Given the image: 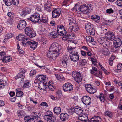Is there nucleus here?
<instances>
[{"label":"nucleus","mask_w":122,"mask_h":122,"mask_svg":"<svg viewBox=\"0 0 122 122\" xmlns=\"http://www.w3.org/2000/svg\"><path fill=\"white\" fill-rule=\"evenodd\" d=\"M11 58L9 56H5L3 60V62H6L10 61L11 60Z\"/></svg>","instance_id":"4c0bfd02"},{"label":"nucleus","mask_w":122,"mask_h":122,"mask_svg":"<svg viewBox=\"0 0 122 122\" xmlns=\"http://www.w3.org/2000/svg\"><path fill=\"white\" fill-rule=\"evenodd\" d=\"M6 55V54L5 52H0V60H2L3 61Z\"/></svg>","instance_id":"37998d69"},{"label":"nucleus","mask_w":122,"mask_h":122,"mask_svg":"<svg viewBox=\"0 0 122 122\" xmlns=\"http://www.w3.org/2000/svg\"><path fill=\"white\" fill-rule=\"evenodd\" d=\"M46 84L47 85L46 86H47V87L49 85H53V82H52V81H49L48 82H46Z\"/></svg>","instance_id":"0e129e2a"},{"label":"nucleus","mask_w":122,"mask_h":122,"mask_svg":"<svg viewBox=\"0 0 122 122\" xmlns=\"http://www.w3.org/2000/svg\"><path fill=\"white\" fill-rule=\"evenodd\" d=\"M117 69L120 72H122V64H119L117 65Z\"/></svg>","instance_id":"603ef678"},{"label":"nucleus","mask_w":122,"mask_h":122,"mask_svg":"<svg viewBox=\"0 0 122 122\" xmlns=\"http://www.w3.org/2000/svg\"><path fill=\"white\" fill-rule=\"evenodd\" d=\"M105 35L107 36V39L111 41H112L114 39L115 36L114 33L111 31H109L105 33Z\"/></svg>","instance_id":"aec40b11"},{"label":"nucleus","mask_w":122,"mask_h":122,"mask_svg":"<svg viewBox=\"0 0 122 122\" xmlns=\"http://www.w3.org/2000/svg\"><path fill=\"white\" fill-rule=\"evenodd\" d=\"M111 48L109 50H108V51H106L104 50L102 51L103 54L107 56L109 55L110 52L109 51L111 48Z\"/></svg>","instance_id":"a18cd8bd"},{"label":"nucleus","mask_w":122,"mask_h":122,"mask_svg":"<svg viewBox=\"0 0 122 122\" xmlns=\"http://www.w3.org/2000/svg\"><path fill=\"white\" fill-rule=\"evenodd\" d=\"M95 76L97 77H99L100 78L102 79V72L99 71H97L94 74Z\"/></svg>","instance_id":"e433bc0d"},{"label":"nucleus","mask_w":122,"mask_h":122,"mask_svg":"<svg viewBox=\"0 0 122 122\" xmlns=\"http://www.w3.org/2000/svg\"><path fill=\"white\" fill-rule=\"evenodd\" d=\"M70 109L72 112L76 113L78 114H81L83 112V110L81 108L78 106H76L73 108L71 107Z\"/></svg>","instance_id":"dca6fc26"},{"label":"nucleus","mask_w":122,"mask_h":122,"mask_svg":"<svg viewBox=\"0 0 122 122\" xmlns=\"http://www.w3.org/2000/svg\"><path fill=\"white\" fill-rule=\"evenodd\" d=\"M68 20L69 22V26H71V25H72L73 24L76 23V21L73 19L71 18H69Z\"/></svg>","instance_id":"ea45409f"},{"label":"nucleus","mask_w":122,"mask_h":122,"mask_svg":"<svg viewBox=\"0 0 122 122\" xmlns=\"http://www.w3.org/2000/svg\"><path fill=\"white\" fill-rule=\"evenodd\" d=\"M91 60L92 62V64H94L95 66H96L97 65V63L96 59L93 58H91Z\"/></svg>","instance_id":"5fc2aeb1"},{"label":"nucleus","mask_w":122,"mask_h":122,"mask_svg":"<svg viewBox=\"0 0 122 122\" xmlns=\"http://www.w3.org/2000/svg\"><path fill=\"white\" fill-rule=\"evenodd\" d=\"M47 87L48 88L49 90L52 91L54 90L55 89V88L54 87L53 85H49V86H48Z\"/></svg>","instance_id":"e2e57ef3"},{"label":"nucleus","mask_w":122,"mask_h":122,"mask_svg":"<svg viewBox=\"0 0 122 122\" xmlns=\"http://www.w3.org/2000/svg\"><path fill=\"white\" fill-rule=\"evenodd\" d=\"M72 76L74 78L75 81L77 83L80 82L82 81V77L79 73L77 72L76 71L73 72Z\"/></svg>","instance_id":"1a4fd4ad"},{"label":"nucleus","mask_w":122,"mask_h":122,"mask_svg":"<svg viewBox=\"0 0 122 122\" xmlns=\"http://www.w3.org/2000/svg\"><path fill=\"white\" fill-rule=\"evenodd\" d=\"M26 14H29L31 11V10L30 8H26L23 9Z\"/></svg>","instance_id":"4d7b16f0"},{"label":"nucleus","mask_w":122,"mask_h":122,"mask_svg":"<svg viewBox=\"0 0 122 122\" xmlns=\"http://www.w3.org/2000/svg\"><path fill=\"white\" fill-rule=\"evenodd\" d=\"M122 44L121 39L119 38L116 39L113 41V45L115 48H118Z\"/></svg>","instance_id":"412c9836"},{"label":"nucleus","mask_w":122,"mask_h":122,"mask_svg":"<svg viewBox=\"0 0 122 122\" xmlns=\"http://www.w3.org/2000/svg\"><path fill=\"white\" fill-rule=\"evenodd\" d=\"M68 20L69 22V26H71V25H72L73 24L76 23V21L73 19L71 18H69Z\"/></svg>","instance_id":"a19ab883"},{"label":"nucleus","mask_w":122,"mask_h":122,"mask_svg":"<svg viewBox=\"0 0 122 122\" xmlns=\"http://www.w3.org/2000/svg\"><path fill=\"white\" fill-rule=\"evenodd\" d=\"M90 31L89 32H87V33L91 35H93L95 34V30L93 28H92L91 29H90Z\"/></svg>","instance_id":"09e8293b"},{"label":"nucleus","mask_w":122,"mask_h":122,"mask_svg":"<svg viewBox=\"0 0 122 122\" xmlns=\"http://www.w3.org/2000/svg\"><path fill=\"white\" fill-rule=\"evenodd\" d=\"M31 41L29 37H25L22 41V43L24 46H26L27 45L29 44Z\"/></svg>","instance_id":"a878e982"},{"label":"nucleus","mask_w":122,"mask_h":122,"mask_svg":"<svg viewBox=\"0 0 122 122\" xmlns=\"http://www.w3.org/2000/svg\"><path fill=\"white\" fill-rule=\"evenodd\" d=\"M31 84L28 80H26L25 81L23 85V87L25 88H28L31 86Z\"/></svg>","instance_id":"58836bf2"},{"label":"nucleus","mask_w":122,"mask_h":122,"mask_svg":"<svg viewBox=\"0 0 122 122\" xmlns=\"http://www.w3.org/2000/svg\"><path fill=\"white\" fill-rule=\"evenodd\" d=\"M86 90L90 94H94L97 91L96 89L89 84H86L85 86Z\"/></svg>","instance_id":"f8f14e48"},{"label":"nucleus","mask_w":122,"mask_h":122,"mask_svg":"<svg viewBox=\"0 0 122 122\" xmlns=\"http://www.w3.org/2000/svg\"><path fill=\"white\" fill-rule=\"evenodd\" d=\"M113 12V10L112 8L108 9L106 10L107 13L109 14L112 13Z\"/></svg>","instance_id":"13d9d810"},{"label":"nucleus","mask_w":122,"mask_h":122,"mask_svg":"<svg viewBox=\"0 0 122 122\" xmlns=\"http://www.w3.org/2000/svg\"><path fill=\"white\" fill-rule=\"evenodd\" d=\"M101 120L100 117L95 116L93 117L91 119H89L87 122H99Z\"/></svg>","instance_id":"4be33fe9"},{"label":"nucleus","mask_w":122,"mask_h":122,"mask_svg":"<svg viewBox=\"0 0 122 122\" xmlns=\"http://www.w3.org/2000/svg\"><path fill=\"white\" fill-rule=\"evenodd\" d=\"M61 49L60 45L56 42L52 43L50 46L49 50L47 52V57L51 61L55 60L59 54L61 53Z\"/></svg>","instance_id":"f257e3e1"},{"label":"nucleus","mask_w":122,"mask_h":122,"mask_svg":"<svg viewBox=\"0 0 122 122\" xmlns=\"http://www.w3.org/2000/svg\"><path fill=\"white\" fill-rule=\"evenodd\" d=\"M36 77L37 78V79L41 82L44 80H45L46 76L44 75H37V76Z\"/></svg>","instance_id":"c756f323"},{"label":"nucleus","mask_w":122,"mask_h":122,"mask_svg":"<svg viewBox=\"0 0 122 122\" xmlns=\"http://www.w3.org/2000/svg\"><path fill=\"white\" fill-rule=\"evenodd\" d=\"M46 84V82L44 81V82L41 83L39 84L38 86L39 88L41 90H44L47 88V86Z\"/></svg>","instance_id":"bb28decb"},{"label":"nucleus","mask_w":122,"mask_h":122,"mask_svg":"<svg viewBox=\"0 0 122 122\" xmlns=\"http://www.w3.org/2000/svg\"><path fill=\"white\" fill-rule=\"evenodd\" d=\"M58 34L55 31H52L49 34V35L50 36L52 37V38H56L58 36Z\"/></svg>","instance_id":"f704fd0d"},{"label":"nucleus","mask_w":122,"mask_h":122,"mask_svg":"<svg viewBox=\"0 0 122 122\" xmlns=\"http://www.w3.org/2000/svg\"><path fill=\"white\" fill-rule=\"evenodd\" d=\"M79 62L82 65H85L87 63L86 60L85 59H83L79 60Z\"/></svg>","instance_id":"8fccbe9b"},{"label":"nucleus","mask_w":122,"mask_h":122,"mask_svg":"<svg viewBox=\"0 0 122 122\" xmlns=\"http://www.w3.org/2000/svg\"><path fill=\"white\" fill-rule=\"evenodd\" d=\"M36 73V71L35 70H32L30 71V75L31 76H33V75L35 74Z\"/></svg>","instance_id":"680f3d73"},{"label":"nucleus","mask_w":122,"mask_h":122,"mask_svg":"<svg viewBox=\"0 0 122 122\" xmlns=\"http://www.w3.org/2000/svg\"><path fill=\"white\" fill-rule=\"evenodd\" d=\"M91 18L95 22H99L100 17L97 15H94L91 16Z\"/></svg>","instance_id":"2f4dec72"},{"label":"nucleus","mask_w":122,"mask_h":122,"mask_svg":"<svg viewBox=\"0 0 122 122\" xmlns=\"http://www.w3.org/2000/svg\"><path fill=\"white\" fill-rule=\"evenodd\" d=\"M117 5L119 6H122V0H117Z\"/></svg>","instance_id":"bf43d9fd"},{"label":"nucleus","mask_w":122,"mask_h":122,"mask_svg":"<svg viewBox=\"0 0 122 122\" xmlns=\"http://www.w3.org/2000/svg\"><path fill=\"white\" fill-rule=\"evenodd\" d=\"M25 114L24 112L22 110L19 111L17 113L18 116L20 117L24 116Z\"/></svg>","instance_id":"3c124183"},{"label":"nucleus","mask_w":122,"mask_h":122,"mask_svg":"<svg viewBox=\"0 0 122 122\" xmlns=\"http://www.w3.org/2000/svg\"><path fill=\"white\" fill-rule=\"evenodd\" d=\"M86 41L89 42H92L94 41V39L90 36H87L86 38Z\"/></svg>","instance_id":"79ce46f5"},{"label":"nucleus","mask_w":122,"mask_h":122,"mask_svg":"<svg viewBox=\"0 0 122 122\" xmlns=\"http://www.w3.org/2000/svg\"><path fill=\"white\" fill-rule=\"evenodd\" d=\"M68 59L67 58H65L62 61L61 65L62 66L64 67H66L67 66V63L68 62Z\"/></svg>","instance_id":"c9c22d12"},{"label":"nucleus","mask_w":122,"mask_h":122,"mask_svg":"<svg viewBox=\"0 0 122 122\" xmlns=\"http://www.w3.org/2000/svg\"><path fill=\"white\" fill-rule=\"evenodd\" d=\"M98 42L104 47L109 50L111 47V44L106 38L103 37L99 38L98 39Z\"/></svg>","instance_id":"f03ea898"},{"label":"nucleus","mask_w":122,"mask_h":122,"mask_svg":"<svg viewBox=\"0 0 122 122\" xmlns=\"http://www.w3.org/2000/svg\"><path fill=\"white\" fill-rule=\"evenodd\" d=\"M81 8L82 12L84 14L88 13L90 9H91V6L90 5H86V4H83L81 5Z\"/></svg>","instance_id":"4468645a"},{"label":"nucleus","mask_w":122,"mask_h":122,"mask_svg":"<svg viewBox=\"0 0 122 122\" xmlns=\"http://www.w3.org/2000/svg\"><path fill=\"white\" fill-rule=\"evenodd\" d=\"M28 20L34 23H41V19H40V15L37 13H34L28 18Z\"/></svg>","instance_id":"423d86ee"},{"label":"nucleus","mask_w":122,"mask_h":122,"mask_svg":"<svg viewBox=\"0 0 122 122\" xmlns=\"http://www.w3.org/2000/svg\"><path fill=\"white\" fill-rule=\"evenodd\" d=\"M16 96L18 97H22L23 95V92L19 90V89H17L16 90Z\"/></svg>","instance_id":"72a5a7b5"},{"label":"nucleus","mask_w":122,"mask_h":122,"mask_svg":"<svg viewBox=\"0 0 122 122\" xmlns=\"http://www.w3.org/2000/svg\"><path fill=\"white\" fill-rule=\"evenodd\" d=\"M105 114V116H108L110 117H112L113 116L112 113L109 111H106Z\"/></svg>","instance_id":"de8ad7c7"},{"label":"nucleus","mask_w":122,"mask_h":122,"mask_svg":"<svg viewBox=\"0 0 122 122\" xmlns=\"http://www.w3.org/2000/svg\"><path fill=\"white\" fill-rule=\"evenodd\" d=\"M53 110L54 113L57 115L59 114L61 112L60 108L59 107H55Z\"/></svg>","instance_id":"473e14b6"},{"label":"nucleus","mask_w":122,"mask_h":122,"mask_svg":"<svg viewBox=\"0 0 122 122\" xmlns=\"http://www.w3.org/2000/svg\"><path fill=\"white\" fill-rule=\"evenodd\" d=\"M45 10L48 12H50L52 11V5H51L48 1L44 5Z\"/></svg>","instance_id":"6ab92c4d"},{"label":"nucleus","mask_w":122,"mask_h":122,"mask_svg":"<svg viewBox=\"0 0 122 122\" xmlns=\"http://www.w3.org/2000/svg\"><path fill=\"white\" fill-rule=\"evenodd\" d=\"M68 47L67 48V50L69 52H71L74 51H76L74 50L75 48L76 47V44L73 42L72 40H68Z\"/></svg>","instance_id":"9d476101"},{"label":"nucleus","mask_w":122,"mask_h":122,"mask_svg":"<svg viewBox=\"0 0 122 122\" xmlns=\"http://www.w3.org/2000/svg\"><path fill=\"white\" fill-rule=\"evenodd\" d=\"M27 15L26 13L25 12L24 10H23L20 13L21 15L23 17H25L26 15Z\"/></svg>","instance_id":"69168bd1"},{"label":"nucleus","mask_w":122,"mask_h":122,"mask_svg":"<svg viewBox=\"0 0 122 122\" xmlns=\"http://www.w3.org/2000/svg\"><path fill=\"white\" fill-rule=\"evenodd\" d=\"M69 115L66 113H62L60 115V119L63 121H65L69 118Z\"/></svg>","instance_id":"5701e85b"},{"label":"nucleus","mask_w":122,"mask_h":122,"mask_svg":"<svg viewBox=\"0 0 122 122\" xmlns=\"http://www.w3.org/2000/svg\"><path fill=\"white\" fill-rule=\"evenodd\" d=\"M25 122H43L41 118L36 116H26L24 117Z\"/></svg>","instance_id":"20e7f679"},{"label":"nucleus","mask_w":122,"mask_h":122,"mask_svg":"<svg viewBox=\"0 0 122 122\" xmlns=\"http://www.w3.org/2000/svg\"><path fill=\"white\" fill-rule=\"evenodd\" d=\"M78 29V25L76 23L69 26L68 31L70 32H74L77 31Z\"/></svg>","instance_id":"a211bd4d"},{"label":"nucleus","mask_w":122,"mask_h":122,"mask_svg":"<svg viewBox=\"0 0 122 122\" xmlns=\"http://www.w3.org/2000/svg\"><path fill=\"white\" fill-rule=\"evenodd\" d=\"M55 76L56 78L58 80L62 79V76L59 74H56Z\"/></svg>","instance_id":"338daca9"},{"label":"nucleus","mask_w":122,"mask_h":122,"mask_svg":"<svg viewBox=\"0 0 122 122\" xmlns=\"http://www.w3.org/2000/svg\"><path fill=\"white\" fill-rule=\"evenodd\" d=\"M48 20V19L47 17H43L42 19H41V22H42L44 23L47 22Z\"/></svg>","instance_id":"052dcab7"},{"label":"nucleus","mask_w":122,"mask_h":122,"mask_svg":"<svg viewBox=\"0 0 122 122\" xmlns=\"http://www.w3.org/2000/svg\"><path fill=\"white\" fill-rule=\"evenodd\" d=\"M44 117L45 119L47 120L48 122H54L56 119V117L53 116L52 112L50 111L45 113Z\"/></svg>","instance_id":"7ed1b4c3"},{"label":"nucleus","mask_w":122,"mask_h":122,"mask_svg":"<svg viewBox=\"0 0 122 122\" xmlns=\"http://www.w3.org/2000/svg\"><path fill=\"white\" fill-rule=\"evenodd\" d=\"M105 96L103 94H100L99 96V99L102 102H104L105 101Z\"/></svg>","instance_id":"49530a36"},{"label":"nucleus","mask_w":122,"mask_h":122,"mask_svg":"<svg viewBox=\"0 0 122 122\" xmlns=\"http://www.w3.org/2000/svg\"><path fill=\"white\" fill-rule=\"evenodd\" d=\"M7 15L9 17H13L14 16V15L12 12H9L8 13Z\"/></svg>","instance_id":"774afa93"},{"label":"nucleus","mask_w":122,"mask_h":122,"mask_svg":"<svg viewBox=\"0 0 122 122\" xmlns=\"http://www.w3.org/2000/svg\"><path fill=\"white\" fill-rule=\"evenodd\" d=\"M20 73L15 77V78L16 79H17L19 78L23 79L25 77V71L23 69H20Z\"/></svg>","instance_id":"ddd939ff"},{"label":"nucleus","mask_w":122,"mask_h":122,"mask_svg":"<svg viewBox=\"0 0 122 122\" xmlns=\"http://www.w3.org/2000/svg\"><path fill=\"white\" fill-rule=\"evenodd\" d=\"M69 53H70V58L72 61L74 62L78 61L79 60V54L76 51Z\"/></svg>","instance_id":"0eeeda50"},{"label":"nucleus","mask_w":122,"mask_h":122,"mask_svg":"<svg viewBox=\"0 0 122 122\" xmlns=\"http://www.w3.org/2000/svg\"><path fill=\"white\" fill-rule=\"evenodd\" d=\"M26 21L24 20H21L19 21L17 26L18 29L21 30L24 29L26 25Z\"/></svg>","instance_id":"f3484780"},{"label":"nucleus","mask_w":122,"mask_h":122,"mask_svg":"<svg viewBox=\"0 0 122 122\" xmlns=\"http://www.w3.org/2000/svg\"><path fill=\"white\" fill-rule=\"evenodd\" d=\"M52 12V17L53 18L58 17L60 15L61 13L60 11L56 9L54 10Z\"/></svg>","instance_id":"b1692460"},{"label":"nucleus","mask_w":122,"mask_h":122,"mask_svg":"<svg viewBox=\"0 0 122 122\" xmlns=\"http://www.w3.org/2000/svg\"><path fill=\"white\" fill-rule=\"evenodd\" d=\"M25 34L30 37H33L36 36V34L33 31L30 27H26L25 29Z\"/></svg>","instance_id":"6e6552de"},{"label":"nucleus","mask_w":122,"mask_h":122,"mask_svg":"<svg viewBox=\"0 0 122 122\" xmlns=\"http://www.w3.org/2000/svg\"><path fill=\"white\" fill-rule=\"evenodd\" d=\"M38 42L33 41H31L29 44L30 48L33 49L36 48L37 46Z\"/></svg>","instance_id":"cd10ccee"},{"label":"nucleus","mask_w":122,"mask_h":122,"mask_svg":"<svg viewBox=\"0 0 122 122\" xmlns=\"http://www.w3.org/2000/svg\"><path fill=\"white\" fill-rule=\"evenodd\" d=\"M5 5L7 6H10L11 5L10 0H3Z\"/></svg>","instance_id":"c03bdc74"},{"label":"nucleus","mask_w":122,"mask_h":122,"mask_svg":"<svg viewBox=\"0 0 122 122\" xmlns=\"http://www.w3.org/2000/svg\"><path fill=\"white\" fill-rule=\"evenodd\" d=\"M92 25L91 23H86L85 25V28L87 32H89L90 29L93 28Z\"/></svg>","instance_id":"c85d7f7f"},{"label":"nucleus","mask_w":122,"mask_h":122,"mask_svg":"<svg viewBox=\"0 0 122 122\" xmlns=\"http://www.w3.org/2000/svg\"><path fill=\"white\" fill-rule=\"evenodd\" d=\"M78 6V5H75V6L73 8V10L75 11L76 13H80L81 12H82L81 11V6L79 7V6H78V8L77 9V8L76 7Z\"/></svg>","instance_id":"7c9ffc66"},{"label":"nucleus","mask_w":122,"mask_h":122,"mask_svg":"<svg viewBox=\"0 0 122 122\" xmlns=\"http://www.w3.org/2000/svg\"><path fill=\"white\" fill-rule=\"evenodd\" d=\"M82 101L83 103L86 105H89L91 102L90 98L89 96H87L83 97Z\"/></svg>","instance_id":"2eb2a0df"},{"label":"nucleus","mask_w":122,"mask_h":122,"mask_svg":"<svg viewBox=\"0 0 122 122\" xmlns=\"http://www.w3.org/2000/svg\"><path fill=\"white\" fill-rule=\"evenodd\" d=\"M12 35L10 33H8L6 34L5 36V37L7 39H9V38L12 37Z\"/></svg>","instance_id":"864d4df0"},{"label":"nucleus","mask_w":122,"mask_h":122,"mask_svg":"<svg viewBox=\"0 0 122 122\" xmlns=\"http://www.w3.org/2000/svg\"><path fill=\"white\" fill-rule=\"evenodd\" d=\"M57 31L58 35L61 36H65L66 33V31L65 27L62 25H58L57 27Z\"/></svg>","instance_id":"39448f33"},{"label":"nucleus","mask_w":122,"mask_h":122,"mask_svg":"<svg viewBox=\"0 0 122 122\" xmlns=\"http://www.w3.org/2000/svg\"><path fill=\"white\" fill-rule=\"evenodd\" d=\"M12 3L15 6L17 5L19 3L18 0H12Z\"/></svg>","instance_id":"6e6d98bb"},{"label":"nucleus","mask_w":122,"mask_h":122,"mask_svg":"<svg viewBox=\"0 0 122 122\" xmlns=\"http://www.w3.org/2000/svg\"><path fill=\"white\" fill-rule=\"evenodd\" d=\"M78 119L82 121H86L88 119V116L87 114L85 113L84 114H81L78 117Z\"/></svg>","instance_id":"393cba45"},{"label":"nucleus","mask_w":122,"mask_h":122,"mask_svg":"<svg viewBox=\"0 0 122 122\" xmlns=\"http://www.w3.org/2000/svg\"><path fill=\"white\" fill-rule=\"evenodd\" d=\"M73 85L69 82L65 83L63 86V90L66 92L71 91L73 89Z\"/></svg>","instance_id":"9b49d317"}]
</instances>
